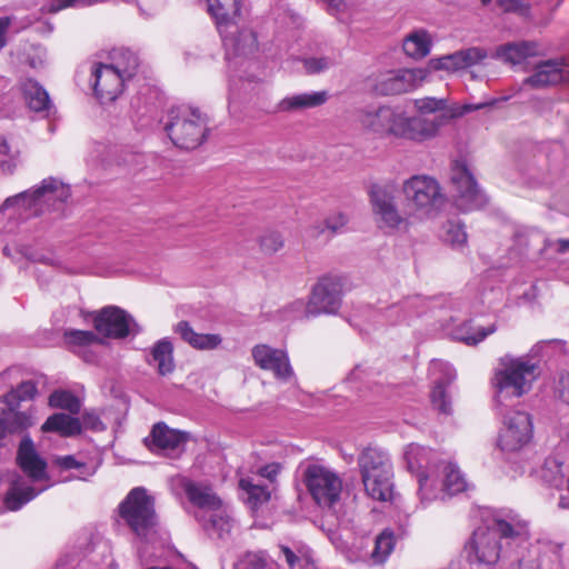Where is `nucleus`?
<instances>
[{
    "label": "nucleus",
    "mask_w": 569,
    "mask_h": 569,
    "mask_svg": "<svg viewBox=\"0 0 569 569\" xmlns=\"http://www.w3.org/2000/svg\"><path fill=\"white\" fill-rule=\"evenodd\" d=\"M386 122V138L408 139L423 141L435 137L440 127L445 124L446 114L432 118L423 116L410 117L400 107L389 106Z\"/></svg>",
    "instance_id": "1a4fd4ad"
},
{
    "label": "nucleus",
    "mask_w": 569,
    "mask_h": 569,
    "mask_svg": "<svg viewBox=\"0 0 569 569\" xmlns=\"http://www.w3.org/2000/svg\"><path fill=\"white\" fill-rule=\"evenodd\" d=\"M203 527L210 536L223 538L224 535L230 532L232 528V520L219 507L214 510H210L208 515V521L203 525Z\"/></svg>",
    "instance_id": "58836bf2"
},
{
    "label": "nucleus",
    "mask_w": 569,
    "mask_h": 569,
    "mask_svg": "<svg viewBox=\"0 0 569 569\" xmlns=\"http://www.w3.org/2000/svg\"><path fill=\"white\" fill-rule=\"evenodd\" d=\"M207 4L220 34L241 23L242 12L239 0H207Z\"/></svg>",
    "instance_id": "5701e85b"
},
{
    "label": "nucleus",
    "mask_w": 569,
    "mask_h": 569,
    "mask_svg": "<svg viewBox=\"0 0 569 569\" xmlns=\"http://www.w3.org/2000/svg\"><path fill=\"white\" fill-rule=\"evenodd\" d=\"M536 552L529 551L528 559H518L519 569H540V563L535 558Z\"/></svg>",
    "instance_id": "e2e57ef3"
},
{
    "label": "nucleus",
    "mask_w": 569,
    "mask_h": 569,
    "mask_svg": "<svg viewBox=\"0 0 569 569\" xmlns=\"http://www.w3.org/2000/svg\"><path fill=\"white\" fill-rule=\"evenodd\" d=\"M388 108L389 104L362 108L357 113V120L367 133L385 139Z\"/></svg>",
    "instance_id": "b1692460"
},
{
    "label": "nucleus",
    "mask_w": 569,
    "mask_h": 569,
    "mask_svg": "<svg viewBox=\"0 0 569 569\" xmlns=\"http://www.w3.org/2000/svg\"><path fill=\"white\" fill-rule=\"evenodd\" d=\"M184 491L190 502L209 512L221 507V500L209 487L190 482L186 485Z\"/></svg>",
    "instance_id": "2f4dec72"
},
{
    "label": "nucleus",
    "mask_w": 569,
    "mask_h": 569,
    "mask_svg": "<svg viewBox=\"0 0 569 569\" xmlns=\"http://www.w3.org/2000/svg\"><path fill=\"white\" fill-rule=\"evenodd\" d=\"M401 191L407 209L413 219L418 220L436 217L446 201L439 182L427 174H416L406 179Z\"/></svg>",
    "instance_id": "0eeeda50"
},
{
    "label": "nucleus",
    "mask_w": 569,
    "mask_h": 569,
    "mask_svg": "<svg viewBox=\"0 0 569 569\" xmlns=\"http://www.w3.org/2000/svg\"><path fill=\"white\" fill-rule=\"evenodd\" d=\"M238 569H264V562L260 559L242 561L238 565Z\"/></svg>",
    "instance_id": "338daca9"
},
{
    "label": "nucleus",
    "mask_w": 569,
    "mask_h": 569,
    "mask_svg": "<svg viewBox=\"0 0 569 569\" xmlns=\"http://www.w3.org/2000/svg\"><path fill=\"white\" fill-rule=\"evenodd\" d=\"M54 463L62 470H79L80 475L76 476L77 479L86 480L92 475L86 462L77 460L76 457L71 455L57 457Z\"/></svg>",
    "instance_id": "de8ad7c7"
},
{
    "label": "nucleus",
    "mask_w": 569,
    "mask_h": 569,
    "mask_svg": "<svg viewBox=\"0 0 569 569\" xmlns=\"http://www.w3.org/2000/svg\"><path fill=\"white\" fill-rule=\"evenodd\" d=\"M342 300V283L336 276H323L312 287L306 305L307 318L336 313Z\"/></svg>",
    "instance_id": "f8f14e48"
},
{
    "label": "nucleus",
    "mask_w": 569,
    "mask_h": 569,
    "mask_svg": "<svg viewBox=\"0 0 569 569\" xmlns=\"http://www.w3.org/2000/svg\"><path fill=\"white\" fill-rule=\"evenodd\" d=\"M529 533L525 523L512 525L503 519H493L488 527L477 528L466 550L473 555L478 562L486 565L496 563L501 557L527 545Z\"/></svg>",
    "instance_id": "f257e3e1"
},
{
    "label": "nucleus",
    "mask_w": 569,
    "mask_h": 569,
    "mask_svg": "<svg viewBox=\"0 0 569 569\" xmlns=\"http://www.w3.org/2000/svg\"><path fill=\"white\" fill-rule=\"evenodd\" d=\"M442 238L452 248L460 249L467 243V232L463 224L457 220H449L443 224Z\"/></svg>",
    "instance_id": "79ce46f5"
},
{
    "label": "nucleus",
    "mask_w": 569,
    "mask_h": 569,
    "mask_svg": "<svg viewBox=\"0 0 569 569\" xmlns=\"http://www.w3.org/2000/svg\"><path fill=\"white\" fill-rule=\"evenodd\" d=\"M222 342V338L217 333H198L197 342L193 349L197 350H214Z\"/></svg>",
    "instance_id": "864d4df0"
},
{
    "label": "nucleus",
    "mask_w": 569,
    "mask_h": 569,
    "mask_svg": "<svg viewBox=\"0 0 569 569\" xmlns=\"http://www.w3.org/2000/svg\"><path fill=\"white\" fill-rule=\"evenodd\" d=\"M427 73V69L390 70L377 76L372 89L379 96L402 94L419 87Z\"/></svg>",
    "instance_id": "f3484780"
},
{
    "label": "nucleus",
    "mask_w": 569,
    "mask_h": 569,
    "mask_svg": "<svg viewBox=\"0 0 569 569\" xmlns=\"http://www.w3.org/2000/svg\"><path fill=\"white\" fill-rule=\"evenodd\" d=\"M497 326L495 323L487 328L479 327L473 328L470 321H467L455 329L453 338L458 341L466 343L467 346H477L483 341L489 335L496 332Z\"/></svg>",
    "instance_id": "72a5a7b5"
},
{
    "label": "nucleus",
    "mask_w": 569,
    "mask_h": 569,
    "mask_svg": "<svg viewBox=\"0 0 569 569\" xmlns=\"http://www.w3.org/2000/svg\"><path fill=\"white\" fill-rule=\"evenodd\" d=\"M174 333L188 343L190 347H194L197 342L198 332L193 330L188 321H179L173 329Z\"/></svg>",
    "instance_id": "6e6d98bb"
},
{
    "label": "nucleus",
    "mask_w": 569,
    "mask_h": 569,
    "mask_svg": "<svg viewBox=\"0 0 569 569\" xmlns=\"http://www.w3.org/2000/svg\"><path fill=\"white\" fill-rule=\"evenodd\" d=\"M151 443L146 439V443L151 451H171L178 449L186 442L183 432L170 429L166 423L158 422L151 430Z\"/></svg>",
    "instance_id": "393cba45"
},
{
    "label": "nucleus",
    "mask_w": 569,
    "mask_h": 569,
    "mask_svg": "<svg viewBox=\"0 0 569 569\" xmlns=\"http://www.w3.org/2000/svg\"><path fill=\"white\" fill-rule=\"evenodd\" d=\"M431 450L417 443H410L405 451V459L408 468L412 472H417V477L420 475H427L422 469L428 468L429 457Z\"/></svg>",
    "instance_id": "4c0bfd02"
},
{
    "label": "nucleus",
    "mask_w": 569,
    "mask_h": 569,
    "mask_svg": "<svg viewBox=\"0 0 569 569\" xmlns=\"http://www.w3.org/2000/svg\"><path fill=\"white\" fill-rule=\"evenodd\" d=\"M495 103H496V100H488V101H483V102H479V103H465L461 107L457 108L453 112L446 114L448 117V119L445 122V124L453 117H461V116L472 112V111L489 108V107H492Z\"/></svg>",
    "instance_id": "4d7b16f0"
},
{
    "label": "nucleus",
    "mask_w": 569,
    "mask_h": 569,
    "mask_svg": "<svg viewBox=\"0 0 569 569\" xmlns=\"http://www.w3.org/2000/svg\"><path fill=\"white\" fill-rule=\"evenodd\" d=\"M92 318L94 329L104 338L123 339L136 325L127 311L116 306H107L94 311Z\"/></svg>",
    "instance_id": "a211bd4d"
},
{
    "label": "nucleus",
    "mask_w": 569,
    "mask_h": 569,
    "mask_svg": "<svg viewBox=\"0 0 569 569\" xmlns=\"http://www.w3.org/2000/svg\"><path fill=\"white\" fill-rule=\"evenodd\" d=\"M431 402L433 407L443 415H449L451 412L450 401L446 393V385L445 381H437L431 391Z\"/></svg>",
    "instance_id": "09e8293b"
},
{
    "label": "nucleus",
    "mask_w": 569,
    "mask_h": 569,
    "mask_svg": "<svg viewBox=\"0 0 569 569\" xmlns=\"http://www.w3.org/2000/svg\"><path fill=\"white\" fill-rule=\"evenodd\" d=\"M488 57V52L483 48L470 47L456 51L441 58L431 59L429 68L432 70L458 71L480 63Z\"/></svg>",
    "instance_id": "4be33fe9"
},
{
    "label": "nucleus",
    "mask_w": 569,
    "mask_h": 569,
    "mask_svg": "<svg viewBox=\"0 0 569 569\" xmlns=\"http://www.w3.org/2000/svg\"><path fill=\"white\" fill-rule=\"evenodd\" d=\"M532 437V422L525 411H513L505 417L498 446L502 451L516 452L527 446Z\"/></svg>",
    "instance_id": "dca6fc26"
},
{
    "label": "nucleus",
    "mask_w": 569,
    "mask_h": 569,
    "mask_svg": "<svg viewBox=\"0 0 569 569\" xmlns=\"http://www.w3.org/2000/svg\"><path fill=\"white\" fill-rule=\"evenodd\" d=\"M258 242L260 250L268 256L274 254L284 246V239L282 234L274 230L266 231L259 237Z\"/></svg>",
    "instance_id": "a18cd8bd"
},
{
    "label": "nucleus",
    "mask_w": 569,
    "mask_h": 569,
    "mask_svg": "<svg viewBox=\"0 0 569 569\" xmlns=\"http://www.w3.org/2000/svg\"><path fill=\"white\" fill-rule=\"evenodd\" d=\"M220 36L229 63L238 66L240 61L253 58L259 51L257 32L248 26L240 23Z\"/></svg>",
    "instance_id": "2eb2a0df"
},
{
    "label": "nucleus",
    "mask_w": 569,
    "mask_h": 569,
    "mask_svg": "<svg viewBox=\"0 0 569 569\" xmlns=\"http://www.w3.org/2000/svg\"><path fill=\"white\" fill-rule=\"evenodd\" d=\"M151 357L157 363L158 372L161 376L171 373L174 370L173 346L168 339H161L152 347Z\"/></svg>",
    "instance_id": "f704fd0d"
},
{
    "label": "nucleus",
    "mask_w": 569,
    "mask_h": 569,
    "mask_svg": "<svg viewBox=\"0 0 569 569\" xmlns=\"http://www.w3.org/2000/svg\"><path fill=\"white\" fill-rule=\"evenodd\" d=\"M441 472V487L430 475L419 476L418 495L422 506H427L436 500L441 492L447 496H453L466 490L467 481L455 465L445 463Z\"/></svg>",
    "instance_id": "ddd939ff"
},
{
    "label": "nucleus",
    "mask_w": 569,
    "mask_h": 569,
    "mask_svg": "<svg viewBox=\"0 0 569 569\" xmlns=\"http://www.w3.org/2000/svg\"><path fill=\"white\" fill-rule=\"evenodd\" d=\"M361 480L368 496L387 501L392 498V467L389 456L377 448L365 449L358 458Z\"/></svg>",
    "instance_id": "6e6552de"
},
{
    "label": "nucleus",
    "mask_w": 569,
    "mask_h": 569,
    "mask_svg": "<svg viewBox=\"0 0 569 569\" xmlns=\"http://www.w3.org/2000/svg\"><path fill=\"white\" fill-rule=\"evenodd\" d=\"M329 99L326 90L305 92L284 97L278 103V110L281 112H292L303 109L317 108L325 104Z\"/></svg>",
    "instance_id": "a878e982"
},
{
    "label": "nucleus",
    "mask_w": 569,
    "mask_h": 569,
    "mask_svg": "<svg viewBox=\"0 0 569 569\" xmlns=\"http://www.w3.org/2000/svg\"><path fill=\"white\" fill-rule=\"evenodd\" d=\"M38 388L36 382L32 380L21 381L17 387L10 388V390L0 398V402L6 406L20 407L22 401H30L36 398Z\"/></svg>",
    "instance_id": "c9c22d12"
},
{
    "label": "nucleus",
    "mask_w": 569,
    "mask_h": 569,
    "mask_svg": "<svg viewBox=\"0 0 569 569\" xmlns=\"http://www.w3.org/2000/svg\"><path fill=\"white\" fill-rule=\"evenodd\" d=\"M538 52V44L533 41L509 42L499 46L496 56L512 66L521 64L528 58L535 57Z\"/></svg>",
    "instance_id": "cd10ccee"
},
{
    "label": "nucleus",
    "mask_w": 569,
    "mask_h": 569,
    "mask_svg": "<svg viewBox=\"0 0 569 569\" xmlns=\"http://www.w3.org/2000/svg\"><path fill=\"white\" fill-rule=\"evenodd\" d=\"M17 463L27 479L17 476L11 480L4 502L9 510H19L23 505L37 497L44 488L34 483L47 480V461L38 453L33 441L24 436L17 451Z\"/></svg>",
    "instance_id": "f03ea898"
},
{
    "label": "nucleus",
    "mask_w": 569,
    "mask_h": 569,
    "mask_svg": "<svg viewBox=\"0 0 569 569\" xmlns=\"http://www.w3.org/2000/svg\"><path fill=\"white\" fill-rule=\"evenodd\" d=\"M24 100L33 111H47L51 108V101L46 89L33 79H26L20 84Z\"/></svg>",
    "instance_id": "7c9ffc66"
},
{
    "label": "nucleus",
    "mask_w": 569,
    "mask_h": 569,
    "mask_svg": "<svg viewBox=\"0 0 569 569\" xmlns=\"http://www.w3.org/2000/svg\"><path fill=\"white\" fill-rule=\"evenodd\" d=\"M18 373L17 369L10 368L0 373V383L10 385L13 375Z\"/></svg>",
    "instance_id": "774afa93"
},
{
    "label": "nucleus",
    "mask_w": 569,
    "mask_h": 569,
    "mask_svg": "<svg viewBox=\"0 0 569 569\" xmlns=\"http://www.w3.org/2000/svg\"><path fill=\"white\" fill-rule=\"evenodd\" d=\"M415 106L417 110L420 112L419 116L432 118L435 116L449 114L448 112L436 113L438 111H443L446 108L445 99H436V98H422L417 99L415 101Z\"/></svg>",
    "instance_id": "49530a36"
},
{
    "label": "nucleus",
    "mask_w": 569,
    "mask_h": 569,
    "mask_svg": "<svg viewBox=\"0 0 569 569\" xmlns=\"http://www.w3.org/2000/svg\"><path fill=\"white\" fill-rule=\"evenodd\" d=\"M251 355L260 369L271 371L278 380L287 382L293 377V369L284 350L257 345L252 348Z\"/></svg>",
    "instance_id": "aec40b11"
},
{
    "label": "nucleus",
    "mask_w": 569,
    "mask_h": 569,
    "mask_svg": "<svg viewBox=\"0 0 569 569\" xmlns=\"http://www.w3.org/2000/svg\"><path fill=\"white\" fill-rule=\"evenodd\" d=\"M492 385L496 389V401L507 407V401L519 399L527 393L536 380V365L525 358L505 356L500 359Z\"/></svg>",
    "instance_id": "20e7f679"
},
{
    "label": "nucleus",
    "mask_w": 569,
    "mask_h": 569,
    "mask_svg": "<svg viewBox=\"0 0 569 569\" xmlns=\"http://www.w3.org/2000/svg\"><path fill=\"white\" fill-rule=\"evenodd\" d=\"M119 516L131 532L141 541L154 540L159 531V520L154 499L142 487L133 488L119 505Z\"/></svg>",
    "instance_id": "39448f33"
},
{
    "label": "nucleus",
    "mask_w": 569,
    "mask_h": 569,
    "mask_svg": "<svg viewBox=\"0 0 569 569\" xmlns=\"http://www.w3.org/2000/svg\"><path fill=\"white\" fill-rule=\"evenodd\" d=\"M81 421V428L84 427L86 429L91 430H102L103 423L100 420L99 416L93 411H87L82 415Z\"/></svg>",
    "instance_id": "13d9d810"
},
{
    "label": "nucleus",
    "mask_w": 569,
    "mask_h": 569,
    "mask_svg": "<svg viewBox=\"0 0 569 569\" xmlns=\"http://www.w3.org/2000/svg\"><path fill=\"white\" fill-rule=\"evenodd\" d=\"M327 7V11L330 14H339L343 13L348 9V4L346 0H318Z\"/></svg>",
    "instance_id": "052dcab7"
},
{
    "label": "nucleus",
    "mask_w": 569,
    "mask_h": 569,
    "mask_svg": "<svg viewBox=\"0 0 569 569\" xmlns=\"http://www.w3.org/2000/svg\"><path fill=\"white\" fill-rule=\"evenodd\" d=\"M18 408L17 406H6L0 409V418L9 437L22 433L36 423L32 409L19 411Z\"/></svg>",
    "instance_id": "bb28decb"
},
{
    "label": "nucleus",
    "mask_w": 569,
    "mask_h": 569,
    "mask_svg": "<svg viewBox=\"0 0 569 569\" xmlns=\"http://www.w3.org/2000/svg\"><path fill=\"white\" fill-rule=\"evenodd\" d=\"M279 549L290 569H302L309 565V557L307 553L297 555L293 550L284 545H280Z\"/></svg>",
    "instance_id": "3c124183"
},
{
    "label": "nucleus",
    "mask_w": 569,
    "mask_h": 569,
    "mask_svg": "<svg viewBox=\"0 0 569 569\" xmlns=\"http://www.w3.org/2000/svg\"><path fill=\"white\" fill-rule=\"evenodd\" d=\"M70 197L67 184L56 178L43 179L41 184L9 197L1 209L19 207L23 210H32L36 214L44 211V208L58 210Z\"/></svg>",
    "instance_id": "9d476101"
},
{
    "label": "nucleus",
    "mask_w": 569,
    "mask_h": 569,
    "mask_svg": "<svg viewBox=\"0 0 569 569\" xmlns=\"http://www.w3.org/2000/svg\"><path fill=\"white\" fill-rule=\"evenodd\" d=\"M64 340L70 348H82L91 345L102 343L103 340L93 331L88 330H67Z\"/></svg>",
    "instance_id": "37998d69"
},
{
    "label": "nucleus",
    "mask_w": 569,
    "mask_h": 569,
    "mask_svg": "<svg viewBox=\"0 0 569 569\" xmlns=\"http://www.w3.org/2000/svg\"><path fill=\"white\" fill-rule=\"evenodd\" d=\"M108 63L126 80H130L137 72L140 61L138 56L126 48L113 49L109 53Z\"/></svg>",
    "instance_id": "c756f323"
},
{
    "label": "nucleus",
    "mask_w": 569,
    "mask_h": 569,
    "mask_svg": "<svg viewBox=\"0 0 569 569\" xmlns=\"http://www.w3.org/2000/svg\"><path fill=\"white\" fill-rule=\"evenodd\" d=\"M163 128L174 146L180 149L193 150L208 136V117L198 108L173 107L167 113Z\"/></svg>",
    "instance_id": "423d86ee"
},
{
    "label": "nucleus",
    "mask_w": 569,
    "mask_h": 569,
    "mask_svg": "<svg viewBox=\"0 0 569 569\" xmlns=\"http://www.w3.org/2000/svg\"><path fill=\"white\" fill-rule=\"evenodd\" d=\"M502 7L508 12H525L527 10L522 0H503Z\"/></svg>",
    "instance_id": "0e129e2a"
},
{
    "label": "nucleus",
    "mask_w": 569,
    "mask_h": 569,
    "mask_svg": "<svg viewBox=\"0 0 569 569\" xmlns=\"http://www.w3.org/2000/svg\"><path fill=\"white\" fill-rule=\"evenodd\" d=\"M280 470L279 463H270L259 469V475L271 482L276 479Z\"/></svg>",
    "instance_id": "680f3d73"
},
{
    "label": "nucleus",
    "mask_w": 569,
    "mask_h": 569,
    "mask_svg": "<svg viewBox=\"0 0 569 569\" xmlns=\"http://www.w3.org/2000/svg\"><path fill=\"white\" fill-rule=\"evenodd\" d=\"M17 154L10 152L7 141H0V170L3 173H12L17 167Z\"/></svg>",
    "instance_id": "603ef678"
},
{
    "label": "nucleus",
    "mask_w": 569,
    "mask_h": 569,
    "mask_svg": "<svg viewBox=\"0 0 569 569\" xmlns=\"http://www.w3.org/2000/svg\"><path fill=\"white\" fill-rule=\"evenodd\" d=\"M396 186L392 183L373 184L369 191L375 220L379 229L387 231H407L412 224V214L408 210L401 214L396 202Z\"/></svg>",
    "instance_id": "9b49d317"
},
{
    "label": "nucleus",
    "mask_w": 569,
    "mask_h": 569,
    "mask_svg": "<svg viewBox=\"0 0 569 569\" xmlns=\"http://www.w3.org/2000/svg\"><path fill=\"white\" fill-rule=\"evenodd\" d=\"M523 83L533 89L569 83V62L558 59L540 61L535 66L533 73L526 78Z\"/></svg>",
    "instance_id": "412c9836"
},
{
    "label": "nucleus",
    "mask_w": 569,
    "mask_h": 569,
    "mask_svg": "<svg viewBox=\"0 0 569 569\" xmlns=\"http://www.w3.org/2000/svg\"><path fill=\"white\" fill-rule=\"evenodd\" d=\"M431 38L426 30H416L403 40V51L413 59L425 58L430 52Z\"/></svg>",
    "instance_id": "473e14b6"
},
{
    "label": "nucleus",
    "mask_w": 569,
    "mask_h": 569,
    "mask_svg": "<svg viewBox=\"0 0 569 569\" xmlns=\"http://www.w3.org/2000/svg\"><path fill=\"white\" fill-rule=\"evenodd\" d=\"M41 431L57 432L64 438L74 437L81 433V421L66 413H53L41 426Z\"/></svg>",
    "instance_id": "c85d7f7f"
},
{
    "label": "nucleus",
    "mask_w": 569,
    "mask_h": 569,
    "mask_svg": "<svg viewBox=\"0 0 569 569\" xmlns=\"http://www.w3.org/2000/svg\"><path fill=\"white\" fill-rule=\"evenodd\" d=\"M348 222V218L342 212H335L328 216L322 222H316L310 227V234L313 238H320L328 234L331 238L341 231Z\"/></svg>",
    "instance_id": "e433bc0d"
},
{
    "label": "nucleus",
    "mask_w": 569,
    "mask_h": 569,
    "mask_svg": "<svg viewBox=\"0 0 569 569\" xmlns=\"http://www.w3.org/2000/svg\"><path fill=\"white\" fill-rule=\"evenodd\" d=\"M11 23V18H0V49L6 46V32Z\"/></svg>",
    "instance_id": "69168bd1"
},
{
    "label": "nucleus",
    "mask_w": 569,
    "mask_h": 569,
    "mask_svg": "<svg viewBox=\"0 0 569 569\" xmlns=\"http://www.w3.org/2000/svg\"><path fill=\"white\" fill-rule=\"evenodd\" d=\"M303 481L316 503L327 509L321 528L331 538L339 523L337 505L342 492V479L330 468L312 463L305 469Z\"/></svg>",
    "instance_id": "7ed1b4c3"
},
{
    "label": "nucleus",
    "mask_w": 569,
    "mask_h": 569,
    "mask_svg": "<svg viewBox=\"0 0 569 569\" xmlns=\"http://www.w3.org/2000/svg\"><path fill=\"white\" fill-rule=\"evenodd\" d=\"M49 406L69 411L71 415L80 412L81 402L71 391L56 390L49 397Z\"/></svg>",
    "instance_id": "ea45409f"
},
{
    "label": "nucleus",
    "mask_w": 569,
    "mask_h": 569,
    "mask_svg": "<svg viewBox=\"0 0 569 569\" xmlns=\"http://www.w3.org/2000/svg\"><path fill=\"white\" fill-rule=\"evenodd\" d=\"M395 547V538L391 531H382L376 538V546L372 551V558L376 562H383Z\"/></svg>",
    "instance_id": "c03bdc74"
},
{
    "label": "nucleus",
    "mask_w": 569,
    "mask_h": 569,
    "mask_svg": "<svg viewBox=\"0 0 569 569\" xmlns=\"http://www.w3.org/2000/svg\"><path fill=\"white\" fill-rule=\"evenodd\" d=\"M174 333L188 343L190 347H194L197 342L198 332L193 330L188 321H179L173 329Z\"/></svg>",
    "instance_id": "5fc2aeb1"
},
{
    "label": "nucleus",
    "mask_w": 569,
    "mask_h": 569,
    "mask_svg": "<svg viewBox=\"0 0 569 569\" xmlns=\"http://www.w3.org/2000/svg\"><path fill=\"white\" fill-rule=\"evenodd\" d=\"M545 470L552 471L551 481L557 482L563 478L562 463L557 458H548L545 462Z\"/></svg>",
    "instance_id": "bf43d9fd"
},
{
    "label": "nucleus",
    "mask_w": 569,
    "mask_h": 569,
    "mask_svg": "<svg viewBox=\"0 0 569 569\" xmlns=\"http://www.w3.org/2000/svg\"><path fill=\"white\" fill-rule=\"evenodd\" d=\"M93 90L101 103L114 101L122 92L126 79L108 62H97L92 67Z\"/></svg>",
    "instance_id": "6ab92c4d"
},
{
    "label": "nucleus",
    "mask_w": 569,
    "mask_h": 569,
    "mask_svg": "<svg viewBox=\"0 0 569 569\" xmlns=\"http://www.w3.org/2000/svg\"><path fill=\"white\" fill-rule=\"evenodd\" d=\"M303 69L308 74H317L328 70L333 66L330 57H306L301 59Z\"/></svg>",
    "instance_id": "8fccbe9b"
},
{
    "label": "nucleus",
    "mask_w": 569,
    "mask_h": 569,
    "mask_svg": "<svg viewBox=\"0 0 569 569\" xmlns=\"http://www.w3.org/2000/svg\"><path fill=\"white\" fill-rule=\"evenodd\" d=\"M239 486L248 495L247 500L252 508H257L270 499V490L264 486L253 483L249 478H242Z\"/></svg>",
    "instance_id": "a19ab883"
},
{
    "label": "nucleus",
    "mask_w": 569,
    "mask_h": 569,
    "mask_svg": "<svg viewBox=\"0 0 569 569\" xmlns=\"http://www.w3.org/2000/svg\"><path fill=\"white\" fill-rule=\"evenodd\" d=\"M451 184L455 191V201L462 211H471L483 207L486 196L465 163L456 162L451 172Z\"/></svg>",
    "instance_id": "4468645a"
}]
</instances>
